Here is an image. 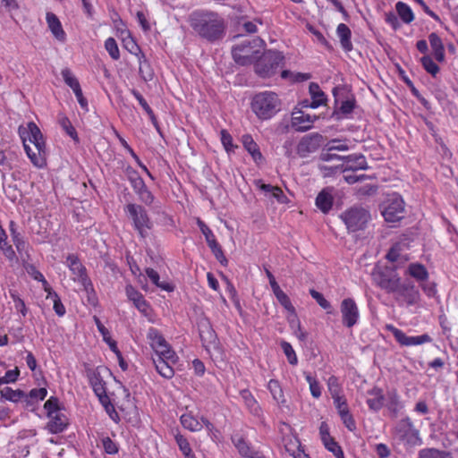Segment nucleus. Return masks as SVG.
<instances>
[{
	"mask_svg": "<svg viewBox=\"0 0 458 458\" xmlns=\"http://www.w3.org/2000/svg\"><path fill=\"white\" fill-rule=\"evenodd\" d=\"M2 397L12 402H18L24 393L21 390H13L9 386H5L0 391Z\"/></svg>",
	"mask_w": 458,
	"mask_h": 458,
	"instance_id": "46",
	"label": "nucleus"
},
{
	"mask_svg": "<svg viewBox=\"0 0 458 458\" xmlns=\"http://www.w3.org/2000/svg\"><path fill=\"white\" fill-rule=\"evenodd\" d=\"M139 199L146 205H151L154 201V196L151 191L146 188L138 193Z\"/></svg>",
	"mask_w": 458,
	"mask_h": 458,
	"instance_id": "64",
	"label": "nucleus"
},
{
	"mask_svg": "<svg viewBox=\"0 0 458 458\" xmlns=\"http://www.w3.org/2000/svg\"><path fill=\"white\" fill-rule=\"evenodd\" d=\"M349 149V147L346 143H342L340 140L334 139L329 141L327 145V150H338V151H346Z\"/></svg>",
	"mask_w": 458,
	"mask_h": 458,
	"instance_id": "61",
	"label": "nucleus"
},
{
	"mask_svg": "<svg viewBox=\"0 0 458 458\" xmlns=\"http://www.w3.org/2000/svg\"><path fill=\"white\" fill-rule=\"evenodd\" d=\"M59 123H60V125L62 126V128L66 131V133L72 139H73L74 140L78 141V135H77L76 130L72 125L70 120L67 117L63 116V117L60 118Z\"/></svg>",
	"mask_w": 458,
	"mask_h": 458,
	"instance_id": "56",
	"label": "nucleus"
},
{
	"mask_svg": "<svg viewBox=\"0 0 458 458\" xmlns=\"http://www.w3.org/2000/svg\"><path fill=\"white\" fill-rule=\"evenodd\" d=\"M274 294L278 301V302L293 316H296L295 314V309L293 305L292 304L290 298L287 296V294L279 288L276 292H274Z\"/></svg>",
	"mask_w": 458,
	"mask_h": 458,
	"instance_id": "37",
	"label": "nucleus"
},
{
	"mask_svg": "<svg viewBox=\"0 0 458 458\" xmlns=\"http://www.w3.org/2000/svg\"><path fill=\"white\" fill-rule=\"evenodd\" d=\"M190 24L195 32L209 41L221 38L225 32L224 20L213 12H193L190 15Z\"/></svg>",
	"mask_w": 458,
	"mask_h": 458,
	"instance_id": "1",
	"label": "nucleus"
},
{
	"mask_svg": "<svg viewBox=\"0 0 458 458\" xmlns=\"http://www.w3.org/2000/svg\"><path fill=\"white\" fill-rule=\"evenodd\" d=\"M404 202L398 194L390 195L382 205V215L386 222L394 223L403 217Z\"/></svg>",
	"mask_w": 458,
	"mask_h": 458,
	"instance_id": "10",
	"label": "nucleus"
},
{
	"mask_svg": "<svg viewBox=\"0 0 458 458\" xmlns=\"http://www.w3.org/2000/svg\"><path fill=\"white\" fill-rule=\"evenodd\" d=\"M199 336L203 345L208 348L210 346H216V335L212 328L210 322L205 318L199 323Z\"/></svg>",
	"mask_w": 458,
	"mask_h": 458,
	"instance_id": "18",
	"label": "nucleus"
},
{
	"mask_svg": "<svg viewBox=\"0 0 458 458\" xmlns=\"http://www.w3.org/2000/svg\"><path fill=\"white\" fill-rule=\"evenodd\" d=\"M146 274L148 277L152 281V283L157 285V287L161 288L162 290H165L166 292H172L174 291V286L169 283H160L159 282V275L158 273L154 270L153 268H147Z\"/></svg>",
	"mask_w": 458,
	"mask_h": 458,
	"instance_id": "41",
	"label": "nucleus"
},
{
	"mask_svg": "<svg viewBox=\"0 0 458 458\" xmlns=\"http://www.w3.org/2000/svg\"><path fill=\"white\" fill-rule=\"evenodd\" d=\"M394 436L397 440L409 445H420L421 442L419 430L408 417L397 422L394 428Z\"/></svg>",
	"mask_w": 458,
	"mask_h": 458,
	"instance_id": "9",
	"label": "nucleus"
},
{
	"mask_svg": "<svg viewBox=\"0 0 458 458\" xmlns=\"http://www.w3.org/2000/svg\"><path fill=\"white\" fill-rule=\"evenodd\" d=\"M105 48L114 60L120 58V51L114 38H108L105 42Z\"/></svg>",
	"mask_w": 458,
	"mask_h": 458,
	"instance_id": "50",
	"label": "nucleus"
},
{
	"mask_svg": "<svg viewBox=\"0 0 458 458\" xmlns=\"http://www.w3.org/2000/svg\"><path fill=\"white\" fill-rule=\"evenodd\" d=\"M139 72L140 77L145 81H150L153 79L154 72L149 64L146 60L145 55H141L138 58Z\"/></svg>",
	"mask_w": 458,
	"mask_h": 458,
	"instance_id": "34",
	"label": "nucleus"
},
{
	"mask_svg": "<svg viewBox=\"0 0 458 458\" xmlns=\"http://www.w3.org/2000/svg\"><path fill=\"white\" fill-rule=\"evenodd\" d=\"M341 219L344 223L349 232H357L363 230L370 219L368 210L363 208L354 207L341 215Z\"/></svg>",
	"mask_w": 458,
	"mask_h": 458,
	"instance_id": "8",
	"label": "nucleus"
},
{
	"mask_svg": "<svg viewBox=\"0 0 458 458\" xmlns=\"http://www.w3.org/2000/svg\"><path fill=\"white\" fill-rule=\"evenodd\" d=\"M340 417L343 423L350 431H354L356 429V423L352 415L350 413V411L340 414Z\"/></svg>",
	"mask_w": 458,
	"mask_h": 458,
	"instance_id": "62",
	"label": "nucleus"
},
{
	"mask_svg": "<svg viewBox=\"0 0 458 458\" xmlns=\"http://www.w3.org/2000/svg\"><path fill=\"white\" fill-rule=\"evenodd\" d=\"M49 421L47 424V429L52 434H57L63 432L68 426L67 417L58 412L48 417Z\"/></svg>",
	"mask_w": 458,
	"mask_h": 458,
	"instance_id": "20",
	"label": "nucleus"
},
{
	"mask_svg": "<svg viewBox=\"0 0 458 458\" xmlns=\"http://www.w3.org/2000/svg\"><path fill=\"white\" fill-rule=\"evenodd\" d=\"M264 45L265 42L260 38L245 40L233 48V57L241 65L251 64L259 57Z\"/></svg>",
	"mask_w": 458,
	"mask_h": 458,
	"instance_id": "4",
	"label": "nucleus"
},
{
	"mask_svg": "<svg viewBox=\"0 0 458 458\" xmlns=\"http://www.w3.org/2000/svg\"><path fill=\"white\" fill-rule=\"evenodd\" d=\"M123 47L132 55H136L138 58L141 55H144L140 50V47L134 41V39L129 35L123 38Z\"/></svg>",
	"mask_w": 458,
	"mask_h": 458,
	"instance_id": "48",
	"label": "nucleus"
},
{
	"mask_svg": "<svg viewBox=\"0 0 458 458\" xmlns=\"http://www.w3.org/2000/svg\"><path fill=\"white\" fill-rule=\"evenodd\" d=\"M428 40L436 60L443 62L445 60V48L441 38L436 33H431L428 36Z\"/></svg>",
	"mask_w": 458,
	"mask_h": 458,
	"instance_id": "28",
	"label": "nucleus"
},
{
	"mask_svg": "<svg viewBox=\"0 0 458 458\" xmlns=\"http://www.w3.org/2000/svg\"><path fill=\"white\" fill-rule=\"evenodd\" d=\"M124 210L132 220L133 226L140 237H147L148 230L152 227V222L146 209L140 205L130 203L125 206Z\"/></svg>",
	"mask_w": 458,
	"mask_h": 458,
	"instance_id": "6",
	"label": "nucleus"
},
{
	"mask_svg": "<svg viewBox=\"0 0 458 458\" xmlns=\"http://www.w3.org/2000/svg\"><path fill=\"white\" fill-rule=\"evenodd\" d=\"M421 64L424 69L433 76H436L439 72L438 65L432 60L428 55H425L421 58Z\"/></svg>",
	"mask_w": 458,
	"mask_h": 458,
	"instance_id": "54",
	"label": "nucleus"
},
{
	"mask_svg": "<svg viewBox=\"0 0 458 458\" xmlns=\"http://www.w3.org/2000/svg\"><path fill=\"white\" fill-rule=\"evenodd\" d=\"M129 179L131 187L133 188L134 191L137 194L147 188L143 179L140 176H139L136 172L132 171L129 176Z\"/></svg>",
	"mask_w": 458,
	"mask_h": 458,
	"instance_id": "51",
	"label": "nucleus"
},
{
	"mask_svg": "<svg viewBox=\"0 0 458 458\" xmlns=\"http://www.w3.org/2000/svg\"><path fill=\"white\" fill-rule=\"evenodd\" d=\"M46 19H47V26H48L50 31L52 32V34L54 35V37L57 40L64 42L66 38V34H65L64 30H63L62 24H61L58 17L53 13H47Z\"/></svg>",
	"mask_w": 458,
	"mask_h": 458,
	"instance_id": "21",
	"label": "nucleus"
},
{
	"mask_svg": "<svg viewBox=\"0 0 458 458\" xmlns=\"http://www.w3.org/2000/svg\"><path fill=\"white\" fill-rule=\"evenodd\" d=\"M397 301L404 303L407 306H412L418 303L419 292L415 285L411 282H399L397 289L393 293Z\"/></svg>",
	"mask_w": 458,
	"mask_h": 458,
	"instance_id": "12",
	"label": "nucleus"
},
{
	"mask_svg": "<svg viewBox=\"0 0 458 458\" xmlns=\"http://www.w3.org/2000/svg\"><path fill=\"white\" fill-rule=\"evenodd\" d=\"M154 352L156 353L155 358L166 359L168 362H177L178 357L166 341L161 344L160 347L154 350Z\"/></svg>",
	"mask_w": 458,
	"mask_h": 458,
	"instance_id": "32",
	"label": "nucleus"
},
{
	"mask_svg": "<svg viewBox=\"0 0 458 458\" xmlns=\"http://www.w3.org/2000/svg\"><path fill=\"white\" fill-rule=\"evenodd\" d=\"M317 120L316 115H310L301 111L293 114L292 118V126L298 131H306L312 127V123Z\"/></svg>",
	"mask_w": 458,
	"mask_h": 458,
	"instance_id": "19",
	"label": "nucleus"
},
{
	"mask_svg": "<svg viewBox=\"0 0 458 458\" xmlns=\"http://www.w3.org/2000/svg\"><path fill=\"white\" fill-rule=\"evenodd\" d=\"M207 243L220 264L226 266L228 263L227 259L225 258L221 246L216 242V237L212 238L211 240H208Z\"/></svg>",
	"mask_w": 458,
	"mask_h": 458,
	"instance_id": "38",
	"label": "nucleus"
},
{
	"mask_svg": "<svg viewBox=\"0 0 458 458\" xmlns=\"http://www.w3.org/2000/svg\"><path fill=\"white\" fill-rule=\"evenodd\" d=\"M242 142L245 149L251 155L253 160L259 164L263 161V156L259 151L258 144L253 140L252 137L245 134L242 137Z\"/></svg>",
	"mask_w": 458,
	"mask_h": 458,
	"instance_id": "23",
	"label": "nucleus"
},
{
	"mask_svg": "<svg viewBox=\"0 0 458 458\" xmlns=\"http://www.w3.org/2000/svg\"><path fill=\"white\" fill-rule=\"evenodd\" d=\"M153 363L155 364L157 371L165 378H172L174 375L173 366L176 362H168L166 359L153 358Z\"/></svg>",
	"mask_w": 458,
	"mask_h": 458,
	"instance_id": "24",
	"label": "nucleus"
},
{
	"mask_svg": "<svg viewBox=\"0 0 458 458\" xmlns=\"http://www.w3.org/2000/svg\"><path fill=\"white\" fill-rule=\"evenodd\" d=\"M175 440H176V443H177L180 450L182 452L184 456L186 458H190L192 454V451H191V448L190 446L188 440L181 434H177L175 436Z\"/></svg>",
	"mask_w": 458,
	"mask_h": 458,
	"instance_id": "52",
	"label": "nucleus"
},
{
	"mask_svg": "<svg viewBox=\"0 0 458 458\" xmlns=\"http://www.w3.org/2000/svg\"><path fill=\"white\" fill-rule=\"evenodd\" d=\"M373 283L388 293H394L399 284L401 277L396 270L386 266H375L371 272Z\"/></svg>",
	"mask_w": 458,
	"mask_h": 458,
	"instance_id": "5",
	"label": "nucleus"
},
{
	"mask_svg": "<svg viewBox=\"0 0 458 458\" xmlns=\"http://www.w3.org/2000/svg\"><path fill=\"white\" fill-rule=\"evenodd\" d=\"M323 137L318 133L304 136L297 146V153L301 157H307L310 154L318 149Z\"/></svg>",
	"mask_w": 458,
	"mask_h": 458,
	"instance_id": "14",
	"label": "nucleus"
},
{
	"mask_svg": "<svg viewBox=\"0 0 458 458\" xmlns=\"http://www.w3.org/2000/svg\"><path fill=\"white\" fill-rule=\"evenodd\" d=\"M327 385H328V389H329V392H330L332 397L340 395V386L338 384V379L335 377H334V376L330 377L328 378Z\"/></svg>",
	"mask_w": 458,
	"mask_h": 458,
	"instance_id": "63",
	"label": "nucleus"
},
{
	"mask_svg": "<svg viewBox=\"0 0 458 458\" xmlns=\"http://www.w3.org/2000/svg\"><path fill=\"white\" fill-rule=\"evenodd\" d=\"M267 388L270 391L274 400L278 404H282L283 405V404L285 403L286 401L284 399L283 389H282V387H281V386H280V384H279V382L277 380L271 379L268 382Z\"/></svg>",
	"mask_w": 458,
	"mask_h": 458,
	"instance_id": "35",
	"label": "nucleus"
},
{
	"mask_svg": "<svg viewBox=\"0 0 458 458\" xmlns=\"http://www.w3.org/2000/svg\"><path fill=\"white\" fill-rule=\"evenodd\" d=\"M66 265L68 266L71 272L74 276V281H78L79 283H81L84 290L87 292L92 289V283L90 279L88 277L86 267L82 265V263L75 255H68V257L66 258Z\"/></svg>",
	"mask_w": 458,
	"mask_h": 458,
	"instance_id": "11",
	"label": "nucleus"
},
{
	"mask_svg": "<svg viewBox=\"0 0 458 458\" xmlns=\"http://www.w3.org/2000/svg\"><path fill=\"white\" fill-rule=\"evenodd\" d=\"M180 420L182 427L191 431H199L202 428V424L191 413L182 414Z\"/></svg>",
	"mask_w": 458,
	"mask_h": 458,
	"instance_id": "36",
	"label": "nucleus"
},
{
	"mask_svg": "<svg viewBox=\"0 0 458 458\" xmlns=\"http://www.w3.org/2000/svg\"><path fill=\"white\" fill-rule=\"evenodd\" d=\"M284 55L278 51L268 50L263 54L255 65L256 72L261 77L274 75L282 65Z\"/></svg>",
	"mask_w": 458,
	"mask_h": 458,
	"instance_id": "7",
	"label": "nucleus"
},
{
	"mask_svg": "<svg viewBox=\"0 0 458 458\" xmlns=\"http://www.w3.org/2000/svg\"><path fill=\"white\" fill-rule=\"evenodd\" d=\"M44 408L47 410V417H51L53 414L61 412L58 408V399L55 397L49 398L45 403Z\"/></svg>",
	"mask_w": 458,
	"mask_h": 458,
	"instance_id": "57",
	"label": "nucleus"
},
{
	"mask_svg": "<svg viewBox=\"0 0 458 458\" xmlns=\"http://www.w3.org/2000/svg\"><path fill=\"white\" fill-rule=\"evenodd\" d=\"M61 74L64 82L72 89L73 92L81 89L78 79L72 74L70 69H63Z\"/></svg>",
	"mask_w": 458,
	"mask_h": 458,
	"instance_id": "44",
	"label": "nucleus"
},
{
	"mask_svg": "<svg viewBox=\"0 0 458 458\" xmlns=\"http://www.w3.org/2000/svg\"><path fill=\"white\" fill-rule=\"evenodd\" d=\"M0 250H2L5 258L10 261L11 266H13V263H16L18 261L13 248L12 247V245L8 244L7 242L0 243Z\"/></svg>",
	"mask_w": 458,
	"mask_h": 458,
	"instance_id": "53",
	"label": "nucleus"
},
{
	"mask_svg": "<svg viewBox=\"0 0 458 458\" xmlns=\"http://www.w3.org/2000/svg\"><path fill=\"white\" fill-rule=\"evenodd\" d=\"M251 109L260 120H268L281 109V100L272 91L256 94L251 101Z\"/></svg>",
	"mask_w": 458,
	"mask_h": 458,
	"instance_id": "3",
	"label": "nucleus"
},
{
	"mask_svg": "<svg viewBox=\"0 0 458 458\" xmlns=\"http://www.w3.org/2000/svg\"><path fill=\"white\" fill-rule=\"evenodd\" d=\"M280 345L284 353L287 357L289 363L292 365H296L298 362V359L291 344H289L286 341H282Z\"/></svg>",
	"mask_w": 458,
	"mask_h": 458,
	"instance_id": "47",
	"label": "nucleus"
},
{
	"mask_svg": "<svg viewBox=\"0 0 458 458\" xmlns=\"http://www.w3.org/2000/svg\"><path fill=\"white\" fill-rule=\"evenodd\" d=\"M395 9L403 22L410 23L414 20L412 11L406 4L398 2L395 5Z\"/></svg>",
	"mask_w": 458,
	"mask_h": 458,
	"instance_id": "40",
	"label": "nucleus"
},
{
	"mask_svg": "<svg viewBox=\"0 0 458 458\" xmlns=\"http://www.w3.org/2000/svg\"><path fill=\"white\" fill-rule=\"evenodd\" d=\"M102 445L105 452L108 454H115L118 453L117 445L108 437L102 439Z\"/></svg>",
	"mask_w": 458,
	"mask_h": 458,
	"instance_id": "58",
	"label": "nucleus"
},
{
	"mask_svg": "<svg viewBox=\"0 0 458 458\" xmlns=\"http://www.w3.org/2000/svg\"><path fill=\"white\" fill-rule=\"evenodd\" d=\"M305 378L310 385L311 395L314 398H319L321 395V388L318 382L310 373H305Z\"/></svg>",
	"mask_w": 458,
	"mask_h": 458,
	"instance_id": "55",
	"label": "nucleus"
},
{
	"mask_svg": "<svg viewBox=\"0 0 458 458\" xmlns=\"http://www.w3.org/2000/svg\"><path fill=\"white\" fill-rule=\"evenodd\" d=\"M97 327L98 331L103 336V340L109 345L110 349L119 357H121V352L117 347L116 342L114 341L110 335L108 330L105 327V326L100 322V320L95 318Z\"/></svg>",
	"mask_w": 458,
	"mask_h": 458,
	"instance_id": "33",
	"label": "nucleus"
},
{
	"mask_svg": "<svg viewBox=\"0 0 458 458\" xmlns=\"http://www.w3.org/2000/svg\"><path fill=\"white\" fill-rule=\"evenodd\" d=\"M234 445L236 448L238 449L239 453L244 456L248 457L252 454V451L249 447V445L246 444V442L242 438H238L234 440Z\"/></svg>",
	"mask_w": 458,
	"mask_h": 458,
	"instance_id": "59",
	"label": "nucleus"
},
{
	"mask_svg": "<svg viewBox=\"0 0 458 458\" xmlns=\"http://www.w3.org/2000/svg\"><path fill=\"white\" fill-rule=\"evenodd\" d=\"M125 291H126L127 297L129 298L130 301H131L133 302L135 307L140 312L146 313L148 309V305L147 301H145L144 297L142 296V294L140 293H139L131 285H127Z\"/></svg>",
	"mask_w": 458,
	"mask_h": 458,
	"instance_id": "22",
	"label": "nucleus"
},
{
	"mask_svg": "<svg viewBox=\"0 0 458 458\" xmlns=\"http://www.w3.org/2000/svg\"><path fill=\"white\" fill-rule=\"evenodd\" d=\"M310 293L322 309L326 310L327 313H332V306L330 302L326 300L322 293L314 289L310 290Z\"/></svg>",
	"mask_w": 458,
	"mask_h": 458,
	"instance_id": "49",
	"label": "nucleus"
},
{
	"mask_svg": "<svg viewBox=\"0 0 458 458\" xmlns=\"http://www.w3.org/2000/svg\"><path fill=\"white\" fill-rule=\"evenodd\" d=\"M355 107V100L352 98L346 99L341 103V106L338 110H335L333 113V116H335L337 120L341 119V114L347 115L352 112Z\"/></svg>",
	"mask_w": 458,
	"mask_h": 458,
	"instance_id": "43",
	"label": "nucleus"
},
{
	"mask_svg": "<svg viewBox=\"0 0 458 458\" xmlns=\"http://www.w3.org/2000/svg\"><path fill=\"white\" fill-rule=\"evenodd\" d=\"M369 397L367 399V403L370 410L378 411L383 406L384 395L382 390L377 387L369 390L368 392Z\"/></svg>",
	"mask_w": 458,
	"mask_h": 458,
	"instance_id": "26",
	"label": "nucleus"
},
{
	"mask_svg": "<svg viewBox=\"0 0 458 458\" xmlns=\"http://www.w3.org/2000/svg\"><path fill=\"white\" fill-rule=\"evenodd\" d=\"M336 33L340 38V43H341L342 47L345 51H351L352 48V44L351 41L352 32H351V30L348 28V26L345 25L344 23H340L337 26Z\"/></svg>",
	"mask_w": 458,
	"mask_h": 458,
	"instance_id": "29",
	"label": "nucleus"
},
{
	"mask_svg": "<svg viewBox=\"0 0 458 458\" xmlns=\"http://www.w3.org/2000/svg\"><path fill=\"white\" fill-rule=\"evenodd\" d=\"M419 458H454L450 452L436 449L427 448L423 449L419 454Z\"/></svg>",
	"mask_w": 458,
	"mask_h": 458,
	"instance_id": "39",
	"label": "nucleus"
},
{
	"mask_svg": "<svg viewBox=\"0 0 458 458\" xmlns=\"http://www.w3.org/2000/svg\"><path fill=\"white\" fill-rule=\"evenodd\" d=\"M310 94L312 101L310 105L311 108H317L319 106L325 104L327 98L324 92L320 89L318 84L311 82L309 86Z\"/></svg>",
	"mask_w": 458,
	"mask_h": 458,
	"instance_id": "27",
	"label": "nucleus"
},
{
	"mask_svg": "<svg viewBox=\"0 0 458 458\" xmlns=\"http://www.w3.org/2000/svg\"><path fill=\"white\" fill-rule=\"evenodd\" d=\"M89 384L98 396L99 402H107V394L106 389V383L103 380L99 371L90 370L88 373Z\"/></svg>",
	"mask_w": 458,
	"mask_h": 458,
	"instance_id": "16",
	"label": "nucleus"
},
{
	"mask_svg": "<svg viewBox=\"0 0 458 458\" xmlns=\"http://www.w3.org/2000/svg\"><path fill=\"white\" fill-rule=\"evenodd\" d=\"M316 206L323 213H327L333 206V196L329 189L322 190L316 198Z\"/></svg>",
	"mask_w": 458,
	"mask_h": 458,
	"instance_id": "25",
	"label": "nucleus"
},
{
	"mask_svg": "<svg viewBox=\"0 0 458 458\" xmlns=\"http://www.w3.org/2000/svg\"><path fill=\"white\" fill-rule=\"evenodd\" d=\"M341 313L343 324L347 327H352L358 321L360 313L355 301L351 298H346L341 302Z\"/></svg>",
	"mask_w": 458,
	"mask_h": 458,
	"instance_id": "15",
	"label": "nucleus"
},
{
	"mask_svg": "<svg viewBox=\"0 0 458 458\" xmlns=\"http://www.w3.org/2000/svg\"><path fill=\"white\" fill-rule=\"evenodd\" d=\"M26 272L35 280L42 283L44 290L48 289V283L45 279L44 276L31 264H24Z\"/></svg>",
	"mask_w": 458,
	"mask_h": 458,
	"instance_id": "45",
	"label": "nucleus"
},
{
	"mask_svg": "<svg viewBox=\"0 0 458 458\" xmlns=\"http://www.w3.org/2000/svg\"><path fill=\"white\" fill-rule=\"evenodd\" d=\"M19 133L23 142L28 157L37 167L46 165V144L39 128L30 122L27 128H19Z\"/></svg>",
	"mask_w": 458,
	"mask_h": 458,
	"instance_id": "2",
	"label": "nucleus"
},
{
	"mask_svg": "<svg viewBox=\"0 0 458 458\" xmlns=\"http://www.w3.org/2000/svg\"><path fill=\"white\" fill-rule=\"evenodd\" d=\"M240 394L249 411L252 414L259 416L261 409L252 394L248 389H244L240 392Z\"/></svg>",
	"mask_w": 458,
	"mask_h": 458,
	"instance_id": "30",
	"label": "nucleus"
},
{
	"mask_svg": "<svg viewBox=\"0 0 458 458\" xmlns=\"http://www.w3.org/2000/svg\"><path fill=\"white\" fill-rule=\"evenodd\" d=\"M407 273L419 282H424L428 277L426 267L419 263H411L407 268Z\"/></svg>",
	"mask_w": 458,
	"mask_h": 458,
	"instance_id": "31",
	"label": "nucleus"
},
{
	"mask_svg": "<svg viewBox=\"0 0 458 458\" xmlns=\"http://www.w3.org/2000/svg\"><path fill=\"white\" fill-rule=\"evenodd\" d=\"M386 329L393 334L396 342L402 346L420 345L432 341V338L428 334L417 336H408L404 332L396 328L393 325H386Z\"/></svg>",
	"mask_w": 458,
	"mask_h": 458,
	"instance_id": "13",
	"label": "nucleus"
},
{
	"mask_svg": "<svg viewBox=\"0 0 458 458\" xmlns=\"http://www.w3.org/2000/svg\"><path fill=\"white\" fill-rule=\"evenodd\" d=\"M334 399V403L337 411L340 414L349 411V407L346 403V399L344 396L338 395L335 397H332Z\"/></svg>",
	"mask_w": 458,
	"mask_h": 458,
	"instance_id": "60",
	"label": "nucleus"
},
{
	"mask_svg": "<svg viewBox=\"0 0 458 458\" xmlns=\"http://www.w3.org/2000/svg\"><path fill=\"white\" fill-rule=\"evenodd\" d=\"M344 163L341 166L344 174L357 170H367L368 164L362 155H350L344 157Z\"/></svg>",
	"mask_w": 458,
	"mask_h": 458,
	"instance_id": "17",
	"label": "nucleus"
},
{
	"mask_svg": "<svg viewBox=\"0 0 458 458\" xmlns=\"http://www.w3.org/2000/svg\"><path fill=\"white\" fill-rule=\"evenodd\" d=\"M147 338L149 341V344L153 350H156L157 347H160L165 342V339L163 335L158 332L157 329L154 327H150L147 334Z\"/></svg>",
	"mask_w": 458,
	"mask_h": 458,
	"instance_id": "42",
	"label": "nucleus"
}]
</instances>
